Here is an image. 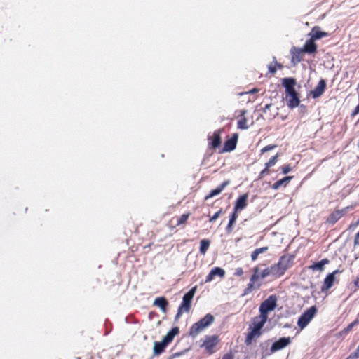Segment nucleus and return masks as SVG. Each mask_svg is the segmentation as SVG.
Instances as JSON below:
<instances>
[{"mask_svg":"<svg viewBox=\"0 0 359 359\" xmlns=\"http://www.w3.org/2000/svg\"><path fill=\"white\" fill-rule=\"evenodd\" d=\"M279 157V154H276L275 156H272L268 162H266L265 164H266V167H273L278 161Z\"/></svg>","mask_w":359,"mask_h":359,"instance_id":"c9c22d12","label":"nucleus"},{"mask_svg":"<svg viewBox=\"0 0 359 359\" xmlns=\"http://www.w3.org/2000/svg\"><path fill=\"white\" fill-rule=\"evenodd\" d=\"M277 301L278 298L276 295L272 294L270 295L267 299H266L259 306V313L260 315L268 318V313L272 311H273L277 306Z\"/></svg>","mask_w":359,"mask_h":359,"instance_id":"0eeeda50","label":"nucleus"},{"mask_svg":"<svg viewBox=\"0 0 359 359\" xmlns=\"http://www.w3.org/2000/svg\"><path fill=\"white\" fill-rule=\"evenodd\" d=\"M359 224V218H358V220L357 221L356 224Z\"/></svg>","mask_w":359,"mask_h":359,"instance_id":"3c124183","label":"nucleus"},{"mask_svg":"<svg viewBox=\"0 0 359 359\" xmlns=\"http://www.w3.org/2000/svg\"><path fill=\"white\" fill-rule=\"evenodd\" d=\"M222 359H233V355L231 353H226Z\"/></svg>","mask_w":359,"mask_h":359,"instance_id":"c03bdc74","label":"nucleus"},{"mask_svg":"<svg viewBox=\"0 0 359 359\" xmlns=\"http://www.w3.org/2000/svg\"><path fill=\"white\" fill-rule=\"evenodd\" d=\"M330 263V260L327 258L322 259L318 262H314L311 265L309 266V269L311 271H323L325 268V265Z\"/></svg>","mask_w":359,"mask_h":359,"instance_id":"4be33fe9","label":"nucleus"},{"mask_svg":"<svg viewBox=\"0 0 359 359\" xmlns=\"http://www.w3.org/2000/svg\"><path fill=\"white\" fill-rule=\"evenodd\" d=\"M269 248L267 246H265V247H262V248H257L255 249L252 253H251V259L252 261H255L258 258V256L262 254V253H264L265 252H266L268 250Z\"/></svg>","mask_w":359,"mask_h":359,"instance_id":"2f4dec72","label":"nucleus"},{"mask_svg":"<svg viewBox=\"0 0 359 359\" xmlns=\"http://www.w3.org/2000/svg\"><path fill=\"white\" fill-rule=\"evenodd\" d=\"M222 208H220L217 212H215L212 216L210 217L209 222H215L222 214H223Z\"/></svg>","mask_w":359,"mask_h":359,"instance_id":"4c0bfd02","label":"nucleus"},{"mask_svg":"<svg viewBox=\"0 0 359 359\" xmlns=\"http://www.w3.org/2000/svg\"><path fill=\"white\" fill-rule=\"evenodd\" d=\"M262 334V332H257L251 329L245 337V344L247 346L252 344L253 341H255L258 338L260 337Z\"/></svg>","mask_w":359,"mask_h":359,"instance_id":"aec40b11","label":"nucleus"},{"mask_svg":"<svg viewBox=\"0 0 359 359\" xmlns=\"http://www.w3.org/2000/svg\"><path fill=\"white\" fill-rule=\"evenodd\" d=\"M354 285L355 287H359V276L354 280Z\"/></svg>","mask_w":359,"mask_h":359,"instance_id":"a18cd8bd","label":"nucleus"},{"mask_svg":"<svg viewBox=\"0 0 359 359\" xmlns=\"http://www.w3.org/2000/svg\"><path fill=\"white\" fill-rule=\"evenodd\" d=\"M214 320L215 318L212 314H206L203 318L191 326L189 331V336L196 337L200 332L210 325Z\"/></svg>","mask_w":359,"mask_h":359,"instance_id":"20e7f679","label":"nucleus"},{"mask_svg":"<svg viewBox=\"0 0 359 359\" xmlns=\"http://www.w3.org/2000/svg\"><path fill=\"white\" fill-rule=\"evenodd\" d=\"M281 170H282V172L283 174H287L289 172L291 171L292 170V168L291 166L289 165V164H287V165H283L281 168H280Z\"/></svg>","mask_w":359,"mask_h":359,"instance_id":"ea45409f","label":"nucleus"},{"mask_svg":"<svg viewBox=\"0 0 359 359\" xmlns=\"http://www.w3.org/2000/svg\"><path fill=\"white\" fill-rule=\"evenodd\" d=\"M326 88V81L324 79H320L315 88L311 91V95L313 98H318L320 97L325 92Z\"/></svg>","mask_w":359,"mask_h":359,"instance_id":"dca6fc26","label":"nucleus"},{"mask_svg":"<svg viewBox=\"0 0 359 359\" xmlns=\"http://www.w3.org/2000/svg\"><path fill=\"white\" fill-rule=\"evenodd\" d=\"M244 273L243 269L241 267L236 268L234 272V276H241Z\"/></svg>","mask_w":359,"mask_h":359,"instance_id":"a19ab883","label":"nucleus"},{"mask_svg":"<svg viewBox=\"0 0 359 359\" xmlns=\"http://www.w3.org/2000/svg\"><path fill=\"white\" fill-rule=\"evenodd\" d=\"M292 178L293 176H286L273 183L271 186V188L274 190H277L281 187H286Z\"/></svg>","mask_w":359,"mask_h":359,"instance_id":"393cba45","label":"nucleus"},{"mask_svg":"<svg viewBox=\"0 0 359 359\" xmlns=\"http://www.w3.org/2000/svg\"><path fill=\"white\" fill-rule=\"evenodd\" d=\"M295 83V79L293 78H284L282 81V84L285 88L287 105L291 109L298 107L300 103L298 94L294 89Z\"/></svg>","mask_w":359,"mask_h":359,"instance_id":"f257e3e1","label":"nucleus"},{"mask_svg":"<svg viewBox=\"0 0 359 359\" xmlns=\"http://www.w3.org/2000/svg\"><path fill=\"white\" fill-rule=\"evenodd\" d=\"M342 272L343 270H340L338 269L334 270L332 273H328L323 280V285L320 288L321 292H325L327 291L330 288H331L336 280L335 276Z\"/></svg>","mask_w":359,"mask_h":359,"instance_id":"9d476101","label":"nucleus"},{"mask_svg":"<svg viewBox=\"0 0 359 359\" xmlns=\"http://www.w3.org/2000/svg\"><path fill=\"white\" fill-rule=\"evenodd\" d=\"M229 184V180L224 181L218 187L211 190L210 193L205 196V200H208L210 198L219 195Z\"/></svg>","mask_w":359,"mask_h":359,"instance_id":"a211bd4d","label":"nucleus"},{"mask_svg":"<svg viewBox=\"0 0 359 359\" xmlns=\"http://www.w3.org/2000/svg\"><path fill=\"white\" fill-rule=\"evenodd\" d=\"M282 68H283V65L280 63H278L277 62H275L274 64L270 63L268 65L269 72L271 74H274L276 72L277 69H281Z\"/></svg>","mask_w":359,"mask_h":359,"instance_id":"72a5a7b5","label":"nucleus"},{"mask_svg":"<svg viewBox=\"0 0 359 359\" xmlns=\"http://www.w3.org/2000/svg\"><path fill=\"white\" fill-rule=\"evenodd\" d=\"M271 104H266L264 108V111L266 112V110L269 109V108L271 107Z\"/></svg>","mask_w":359,"mask_h":359,"instance_id":"de8ad7c7","label":"nucleus"},{"mask_svg":"<svg viewBox=\"0 0 359 359\" xmlns=\"http://www.w3.org/2000/svg\"><path fill=\"white\" fill-rule=\"evenodd\" d=\"M291 343V339L290 337H282L278 340L276 341L271 347V353H274L279 350H281L285 348Z\"/></svg>","mask_w":359,"mask_h":359,"instance_id":"ddd939ff","label":"nucleus"},{"mask_svg":"<svg viewBox=\"0 0 359 359\" xmlns=\"http://www.w3.org/2000/svg\"><path fill=\"white\" fill-rule=\"evenodd\" d=\"M354 245H359V231L356 233L354 238Z\"/></svg>","mask_w":359,"mask_h":359,"instance_id":"37998d69","label":"nucleus"},{"mask_svg":"<svg viewBox=\"0 0 359 359\" xmlns=\"http://www.w3.org/2000/svg\"><path fill=\"white\" fill-rule=\"evenodd\" d=\"M277 146L276 144H269V145H266V147H264V148H262L260 151V154H264L265 152H267L269 151H271V150H273V149H275Z\"/></svg>","mask_w":359,"mask_h":359,"instance_id":"58836bf2","label":"nucleus"},{"mask_svg":"<svg viewBox=\"0 0 359 359\" xmlns=\"http://www.w3.org/2000/svg\"><path fill=\"white\" fill-rule=\"evenodd\" d=\"M167 346L163 340L161 341H155L154 344V355H158L163 353Z\"/></svg>","mask_w":359,"mask_h":359,"instance_id":"cd10ccee","label":"nucleus"},{"mask_svg":"<svg viewBox=\"0 0 359 359\" xmlns=\"http://www.w3.org/2000/svg\"><path fill=\"white\" fill-rule=\"evenodd\" d=\"M154 305L159 307L163 312H166L168 302L164 297H157L154 302Z\"/></svg>","mask_w":359,"mask_h":359,"instance_id":"a878e982","label":"nucleus"},{"mask_svg":"<svg viewBox=\"0 0 359 359\" xmlns=\"http://www.w3.org/2000/svg\"><path fill=\"white\" fill-rule=\"evenodd\" d=\"M318 309L316 306H312L306 309L298 318L297 325L300 330L304 329L311 320L317 314Z\"/></svg>","mask_w":359,"mask_h":359,"instance_id":"423d86ee","label":"nucleus"},{"mask_svg":"<svg viewBox=\"0 0 359 359\" xmlns=\"http://www.w3.org/2000/svg\"><path fill=\"white\" fill-rule=\"evenodd\" d=\"M294 255L291 254H285L282 255L278 263L273 264V270L278 278L283 276L285 271L289 269L294 264Z\"/></svg>","mask_w":359,"mask_h":359,"instance_id":"f03ea898","label":"nucleus"},{"mask_svg":"<svg viewBox=\"0 0 359 359\" xmlns=\"http://www.w3.org/2000/svg\"><path fill=\"white\" fill-rule=\"evenodd\" d=\"M272 276L275 278H278V276L276 273V271L273 270V265L270 267H266L262 271H260V276L262 279H264L265 278Z\"/></svg>","mask_w":359,"mask_h":359,"instance_id":"c756f323","label":"nucleus"},{"mask_svg":"<svg viewBox=\"0 0 359 359\" xmlns=\"http://www.w3.org/2000/svg\"><path fill=\"white\" fill-rule=\"evenodd\" d=\"M218 342L219 338L217 335H206L201 346L205 348V351L209 355H211L215 353V348Z\"/></svg>","mask_w":359,"mask_h":359,"instance_id":"1a4fd4ad","label":"nucleus"},{"mask_svg":"<svg viewBox=\"0 0 359 359\" xmlns=\"http://www.w3.org/2000/svg\"><path fill=\"white\" fill-rule=\"evenodd\" d=\"M258 318L259 319V320L258 321L256 320L257 318H255V320L253 322V327L252 328V330H254L257 332H262V329L264 327V324L266 323L267 318L262 315H259Z\"/></svg>","mask_w":359,"mask_h":359,"instance_id":"bb28decb","label":"nucleus"},{"mask_svg":"<svg viewBox=\"0 0 359 359\" xmlns=\"http://www.w3.org/2000/svg\"><path fill=\"white\" fill-rule=\"evenodd\" d=\"M317 45L315 43V41L310 38L309 40H307L302 48L304 53H309V54H313L315 53L317 51Z\"/></svg>","mask_w":359,"mask_h":359,"instance_id":"412c9836","label":"nucleus"},{"mask_svg":"<svg viewBox=\"0 0 359 359\" xmlns=\"http://www.w3.org/2000/svg\"><path fill=\"white\" fill-rule=\"evenodd\" d=\"M216 276H218L220 278H224L225 276V271L220 267L212 268L209 274L206 276L205 282H211Z\"/></svg>","mask_w":359,"mask_h":359,"instance_id":"f3484780","label":"nucleus"},{"mask_svg":"<svg viewBox=\"0 0 359 359\" xmlns=\"http://www.w3.org/2000/svg\"><path fill=\"white\" fill-rule=\"evenodd\" d=\"M358 320H354L353 322H352L351 323L348 325V326L346 327L343 329V330L341 331V333L344 334H348L350 331H351V330L353 329V327L355 325H358Z\"/></svg>","mask_w":359,"mask_h":359,"instance_id":"f704fd0d","label":"nucleus"},{"mask_svg":"<svg viewBox=\"0 0 359 359\" xmlns=\"http://www.w3.org/2000/svg\"><path fill=\"white\" fill-rule=\"evenodd\" d=\"M180 332V329L178 327H173L171 330H170L165 336L163 337V341L168 345L172 341L174 337L177 335Z\"/></svg>","mask_w":359,"mask_h":359,"instance_id":"5701e85b","label":"nucleus"},{"mask_svg":"<svg viewBox=\"0 0 359 359\" xmlns=\"http://www.w3.org/2000/svg\"><path fill=\"white\" fill-rule=\"evenodd\" d=\"M252 272L253 273L250 278V282L244 290L243 296L247 295L253 290L259 289L262 285V283L260 282L262 278L260 276L259 267L258 266L254 267Z\"/></svg>","mask_w":359,"mask_h":359,"instance_id":"39448f33","label":"nucleus"},{"mask_svg":"<svg viewBox=\"0 0 359 359\" xmlns=\"http://www.w3.org/2000/svg\"><path fill=\"white\" fill-rule=\"evenodd\" d=\"M357 349H358V351H359V346H358Z\"/></svg>","mask_w":359,"mask_h":359,"instance_id":"603ef678","label":"nucleus"},{"mask_svg":"<svg viewBox=\"0 0 359 359\" xmlns=\"http://www.w3.org/2000/svg\"><path fill=\"white\" fill-rule=\"evenodd\" d=\"M238 140V135L234 134L232 137L225 141L224 147L219 153L230 152L234 150L236 147Z\"/></svg>","mask_w":359,"mask_h":359,"instance_id":"f8f14e48","label":"nucleus"},{"mask_svg":"<svg viewBox=\"0 0 359 359\" xmlns=\"http://www.w3.org/2000/svg\"><path fill=\"white\" fill-rule=\"evenodd\" d=\"M359 111V105H358L355 108V111L353 112V115L356 114Z\"/></svg>","mask_w":359,"mask_h":359,"instance_id":"09e8293b","label":"nucleus"},{"mask_svg":"<svg viewBox=\"0 0 359 359\" xmlns=\"http://www.w3.org/2000/svg\"><path fill=\"white\" fill-rule=\"evenodd\" d=\"M210 245V241L208 239H202L200 242V253L205 255Z\"/></svg>","mask_w":359,"mask_h":359,"instance_id":"7c9ffc66","label":"nucleus"},{"mask_svg":"<svg viewBox=\"0 0 359 359\" xmlns=\"http://www.w3.org/2000/svg\"><path fill=\"white\" fill-rule=\"evenodd\" d=\"M221 130H217L212 135L208 136V145L209 149L215 150L220 147L222 144Z\"/></svg>","mask_w":359,"mask_h":359,"instance_id":"6e6552de","label":"nucleus"},{"mask_svg":"<svg viewBox=\"0 0 359 359\" xmlns=\"http://www.w3.org/2000/svg\"><path fill=\"white\" fill-rule=\"evenodd\" d=\"M346 359H358L351 353Z\"/></svg>","mask_w":359,"mask_h":359,"instance_id":"8fccbe9b","label":"nucleus"},{"mask_svg":"<svg viewBox=\"0 0 359 359\" xmlns=\"http://www.w3.org/2000/svg\"><path fill=\"white\" fill-rule=\"evenodd\" d=\"M189 216H190V213L187 212V213L182 215L180 217H177L176 225L179 226L181 225L186 224Z\"/></svg>","mask_w":359,"mask_h":359,"instance_id":"473e14b6","label":"nucleus"},{"mask_svg":"<svg viewBox=\"0 0 359 359\" xmlns=\"http://www.w3.org/2000/svg\"><path fill=\"white\" fill-rule=\"evenodd\" d=\"M304 51L302 48H298L296 46H293L290 49V54L292 56L291 61L294 64H297L303 60V57L304 56Z\"/></svg>","mask_w":359,"mask_h":359,"instance_id":"9b49d317","label":"nucleus"},{"mask_svg":"<svg viewBox=\"0 0 359 359\" xmlns=\"http://www.w3.org/2000/svg\"><path fill=\"white\" fill-rule=\"evenodd\" d=\"M346 208L341 210H336L333 211L330 215L327 217L326 219V222L330 224H334L338 220H339L345 214Z\"/></svg>","mask_w":359,"mask_h":359,"instance_id":"4468645a","label":"nucleus"},{"mask_svg":"<svg viewBox=\"0 0 359 359\" xmlns=\"http://www.w3.org/2000/svg\"><path fill=\"white\" fill-rule=\"evenodd\" d=\"M196 291V286L191 288L188 292H187L182 297V302L178 307L177 314L175 317V321H177L184 313H189L191 307V302L194 294Z\"/></svg>","mask_w":359,"mask_h":359,"instance_id":"7ed1b4c3","label":"nucleus"},{"mask_svg":"<svg viewBox=\"0 0 359 359\" xmlns=\"http://www.w3.org/2000/svg\"><path fill=\"white\" fill-rule=\"evenodd\" d=\"M248 194H244L240 196L235 202L233 210L235 212H241L248 205Z\"/></svg>","mask_w":359,"mask_h":359,"instance_id":"2eb2a0df","label":"nucleus"},{"mask_svg":"<svg viewBox=\"0 0 359 359\" xmlns=\"http://www.w3.org/2000/svg\"><path fill=\"white\" fill-rule=\"evenodd\" d=\"M265 168L263 169L259 174L258 180H261L264 178L266 175H268L270 173V168L266 167V164H264Z\"/></svg>","mask_w":359,"mask_h":359,"instance_id":"e433bc0d","label":"nucleus"},{"mask_svg":"<svg viewBox=\"0 0 359 359\" xmlns=\"http://www.w3.org/2000/svg\"><path fill=\"white\" fill-rule=\"evenodd\" d=\"M352 354L355 356V358H359V351L358 349H356V351L354 353H353Z\"/></svg>","mask_w":359,"mask_h":359,"instance_id":"49530a36","label":"nucleus"},{"mask_svg":"<svg viewBox=\"0 0 359 359\" xmlns=\"http://www.w3.org/2000/svg\"><path fill=\"white\" fill-rule=\"evenodd\" d=\"M259 89L258 88H253L250 90H249L248 92H243V93H241L240 95H244V94H254V93H258L259 92Z\"/></svg>","mask_w":359,"mask_h":359,"instance_id":"79ce46f5","label":"nucleus"},{"mask_svg":"<svg viewBox=\"0 0 359 359\" xmlns=\"http://www.w3.org/2000/svg\"><path fill=\"white\" fill-rule=\"evenodd\" d=\"M311 38L314 41L320 39L323 37L328 36V33L320 30V27L315 26L312 28L311 33L309 34Z\"/></svg>","mask_w":359,"mask_h":359,"instance_id":"6ab92c4d","label":"nucleus"},{"mask_svg":"<svg viewBox=\"0 0 359 359\" xmlns=\"http://www.w3.org/2000/svg\"><path fill=\"white\" fill-rule=\"evenodd\" d=\"M247 111L245 109L241 110L240 114L238 116V121L237 123V127L238 129L241 130H245L248 128V126L247 124V118L245 117V114H246Z\"/></svg>","mask_w":359,"mask_h":359,"instance_id":"b1692460","label":"nucleus"},{"mask_svg":"<svg viewBox=\"0 0 359 359\" xmlns=\"http://www.w3.org/2000/svg\"><path fill=\"white\" fill-rule=\"evenodd\" d=\"M238 212H235L233 210V212L229 216V222L226 227V231L227 233H231L233 231V226L236 223L238 217Z\"/></svg>","mask_w":359,"mask_h":359,"instance_id":"c85d7f7f","label":"nucleus"}]
</instances>
